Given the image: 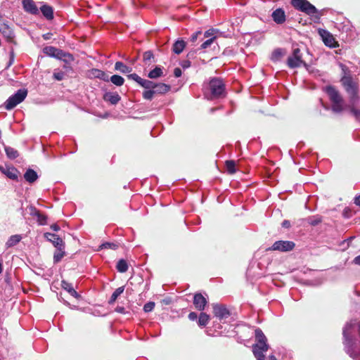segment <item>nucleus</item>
<instances>
[{
  "mask_svg": "<svg viewBox=\"0 0 360 360\" xmlns=\"http://www.w3.org/2000/svg\"><path fill=\"white\" fill-rule=\"evenodd\" d=\"M64 69L68 72L69 70H72V68L70 66V65H64Z\"/></svg>",
  "mask_w": 360,
  "mask_h": 360,
  "instance_id": "nucleus-63",
  "label": "nucleus"
},
{
  "mask_svg": "<svg viewBox=\"0 0 360 360\" xmlns=\"http://www.w3.org/2000/svg\"><path fill=\"white\" fill-rule=\"evenodd\" d=\"M5 152L7 157L11 160H14L19 155L18 150L10 146L5 147Z\"/></svg>",
  "mask_w": 360,
  "mask_h": 360,
  "instance_id": "nucleus-28",
  "label": "nucleus"
},
{
  "mask_svg": "<svg viewBox=\"0 0 360 360\" xmlns=\"http://www.w3.org/2000/svg\"><path fill=\"white\" fill-rule=\"evenodd\" d=\"M271 17L273 20L278 25L283 24L286 20L285 11L281 8H276L274 11L271 14Z\"/></svg>",
  "mask_w": 360,
  "mask_h": 360,
  "instance_id": "nucleus-15",
  "label": "nucleus"
},
{
  "mask_svg": "<svg viewBox=\"0 0 360 360\" xmlns=\"http://www.w3.org/2000/svg\"><path fill=\"white\" fill-rule=\"evenodd\" d=\"M295 243L290 240H277L269 248L270 250L289 252L294 249Z\"/></svg>",
  "mask_w": 360,
  "mask_h": 360,
  "instance_id": "nucleus-9",
  "label": "nucleus"
},
{
  "mask_svg": "<svg viewBox=\"0 0 360 360\" xmlns=\"http://www.w3.org/2000/svg\"><path fill=\"white\" fill-rule=\"evenodd\" d=\"M225 164L227 172L229 174H233L236 172V162L234 160H226Z\"/></svg>",
  "mask_w": 360,
  "mask_h": 360,
  "instance_id": "nucleus-33",
  "label": "nucleus"
},
{
  "mask_svg": "<svg viewBox=\"0 0 360 360\" xmlns=\"http://www.w3.org/2000/svg\"><path fill=\"white\" fill-rule=\"evenodd\" d=\"M66 56L72 59V56L71 54L66 53L63 51L58 49V51L56 53L54 58H58V59H61L62 58L66 57Z\"/></svg>",
  "mask_w": 360,
  "mask_h": 360,
  "instance_id": "nucleus-40",
  "label": "nucleus"
},
{
  "mask_svg": "<svg viewBox=\"0 0 360 360\" xmlns=\"http://www.w3.org/2000/svg\"><path fill=\"white\" fill-rule=\"evenodd\" d=\"M215 31H216V30H214V29L208 30H207V31L205 32L204 36H205V37H207V38H208V37H210V38H211V37H214L213 35H214V34L215 33Z\"/></svg>",
  "mask_w": 360,
  "mask_h": 360,
  "instance_id": "nucleus-52",
  "label": "nucleus"
},
{
  "mask_svg": "<svg viewBox=\"0 0 360 360\" xmlns=\"http://www.w3.org/2000/svg\"><path fill=\"white\" fill-rule=\"evenodd\" d=\"M356 321L347 323L343 328L344 345L346 352L353 359H357L360 355V347H357L355 339L352 335Z\"/></svg>",
  "mask_w": 360,
  "mask_h": 360,
  "instance_id": "nucleus-1",
  "label": "nucleus"
},
{
  "mask_svg": "<svg viewBox=\"0 0 360 360\" xmlns=\"http://www.w3.org/2000/svg\"><path fill=\"white\" fill-rule=\"evenodd\" d=\"M163 75L162 68L160 66H156L153 70H150L148 74V77L150 79H157Z\"/></svg>",
  "mask_w": 360,
  "mask_h": 360,
  "instance_id": "nucleus-25",
  "label": "nucleus"
},
{
  "mask_svg": "<svg viewBox=\"0 0 360 360\" xmlns=\"http://www.w3.org/2000/svg\"><path fill=\"white\" fill-rule=\"evenodd\" d=\"M27 95L26 89H20L14 94L11 95L5 102L4 107L6 110H12L17 105L22 103Z\"/></svg>",
  "mask_w": 360,
  "mask_h": 360,
  "instance_id": "nucleus-5",
  "label": "nucleus"
},
{
  "mask_svg": "<svg viewBox=\"0 0 360 360\" xmlns=\"http://www.w3.org/2000/svg\"><path fill=\"white\" fill-rule=\"evenodd\" d=\"M0 172L12 180H18L19 171L13 166L0 165Z\"/></svg>",
  "mask_w": 360,
  "mask_h": 360,
  "instance_id": "nucleus-10",
  "label": "nucleus"
},
{
  "mask_svg": "<svg viewBox=\"0 0 360 360\" xmlns=\"http://www.w3.org/2000/svg\"><path fill=\"white\" fill-rule=\"evenodd\" d=\"M269 360H277L274 355H270L269 357Z\"/></svg>",
  "mask_w": 360,
  "mask_h": 360,
  "instance_id": "nucleus-64",
  "label": "nucleus"
},
{
  "mask_svg": "<svg viewBox=\"0 0 360 360\" xmlns=\"http://www.w3.org/2000/svg\"><path fill=\"white\" fill-rule=\"evenodd\" d=\"M200 34H201V32H200V31H197V32H194V33L191 35V41L192 42H195V41L197 40V39H198V36H199Z\"/></svg>",
  "mask_w": 360,
  "mask_h": 360,
  "instance_id": "nucleus-53",
  "label": "nucleus"
},
{
  "mask_svg": "<svg viewBox=\"0 0 360 360\" xmlns=\"http://www.w3.org/2000/svg\"><path fill=\"white\" fill-rule=\"evenodd\" d=\"M98 79H100L104 82H108V81H110V77H109L108 74H107L106 72L103 71L102 73L101 74L100 77H98Z\"/></svg>",
  "mask_w": 360,
  "mask_h": 360,
  "instance_id": "nucleus-50",
  "label": "nucleus"
},
{
  "mask_svg": "<svg viewBox=\"0 0 360 360\" xmlns=\"http://www.w3.org/2000/svg\"><path fill=\"white\" fill-rule=\"evenodd\" d=\"M139 85L146 89V90H150L153 89L155 82L142 78V80L141 81Z\"/></svg>",
  "mask_w": 360,
  "mask_h": 360,
  "instance_id": "nucleus-34",
  "label": "nucleus"
},
{
  "mask_svg": "<svg viewBox=\"0 0 360 360\" xmlns=\"http://www.w3.org/2000/svg\"><path fill=\"white\" fill-rule=\"evenodd\" d=\"M102 70L93 68L89 71V77L91 78H98L100 77L101 74L102 73Z\"/></svg>",
  "mask_w": 360,
  "mask_h": 360,
  "instance_id": "nucleus-42",
  "label": "nucleus"
},
{
  "mask_svg": "<svg viewBox=\"0 0 360 360\" xmlns=\"http://www.w3.org/2000/svg\"><path fill=\"white\" fill-rule=\"evenodd\" d=\"M209 89L211 98H218L225 96V84L220 78H212L209 82Z\"/></svg>",
  "mask_w": 360,
  "mask_h": 360,
  "instance_id": "nucleus-4",
  "label": "nucleus"
},
{
  "mask_svg": "<svg viewBox=\"0 0 360 360\" xmlns=\"http://www.w3.org/2000/svg\"><path fill=\"white\" fill-rule=\"evenodd\" d=\"M14 62V53L13 51H11L10 53V60H9V62H8V64L7 65V68L10 67Z\"/></svg>",
  "mask_w": 360,
  "mask_h": 360,
  "instance_id": "nucleus-56",
  "label": "nucleus"
},
{
  "mask_svg": "<svg viewBox=\"0 0 360 360\" xmlns=\"http://www.w3.org/2000/svg\"><path fill=\"white\" fill-rule=\"evenodd\" d=\"M327 36L323 37L324 44L329 47H334L335 39L334 38L327 32L324 31Z\"/></svg>",
  "mask_w": 360,
  "mask_h": 360,
  "instance_id": "nucleus-35",
  "label": "nucleus"
},
{
  "mask_svg": "<svg viewBox=\"0 0 360 360\" xmlns=\"http://www.w3.org/2000/svg\"><path fill=\"white\" fill-rule=\"evenodd\" d=\"M351 112L354 115V116L356 117V120L360 121V110L356 109L354 107H352L350 108Z\"/></svg>",
  "mask_w": 360,
  "mask_h": 360,
  "instance_id": "nucleus-49",
  "label": "nucleus"
},
{
  "mask_svg": "<svg viewBox=\"0 0 360 360\" xmlns=\"http://www.w3.org/2000/svg\"><path fill=\"white\" fill-rule=\"evenodd\" d=\"M321 221V219L320 217H311L309 219V223L312 226H316L319 224Z\"/></svg>",
  "mask_w": 360,
  "mask_h": 360,
  "instance_id": "nucleus-48",
  "label": "nucleus"
},
{
  "mask_svg": "<svg viewBox=\"0 0 360 360\" xmlns=\"http://www.w3.org/2000/svg\"><path fill=\"white\" fill-rule=\"evenodd\" d=\"M252 352L257 360H265L264 353L266 352L257 351L255 349V351H252Z\"/></svg>",
  "mask_w": 360,
  "mask_h": 360,
  "instance_id": "nucleus-43",
  "label": "nucleus"
},
{
  "mask_svg": "<svg viewBox=\"0 0 360 360\" xmlns=\"http://www.w3.org/2000/svg\"><path fill=\"white\" fill-rule=\"evenodd\" d=\"M188 319L191 321H195V320H197L198 319V314H197V313L193 312V311L189 313Z\"/></svg>",
  "mask_w": 360,
  "mask_h": 360,
  "instance_id": "nucleus-55",
  "label": "nucleus"
},
{
  "mask_svg": "<svg viewBox=\"0 0 360 360\" xmlns=\"http://www.w3.org/2000/svg\"><path fill=\"white\" fill-rule=\"evenodd\" d=\"M103 99L112 105H116L121 100V97L117 92H106L103 95Z\"/></svg>",
  "mask_w": 360,
  "mask_h": 360,
  "instance_id": "nucleus-17",
  "label": "nucleus"
},
{
  "mask_svg": "<svg viewBox=\"0 0 360 360\" xmlns=\"http://www.w3.org/2000/svg\"><path fill=\"white\" fill-rule=\"evenodd\" d=\"M155 94L153 89L146 90L143 92V98L146 100H152Z\"/></svg>",
  "mask_w": 360,
  "mask_h": 360,
  "instance_id": "nucleus-38",
  "label": "nucleus"
},
{
  "mask_svg": "<svg viewBox=\"0 0 360 360\" xmlns=\"http://www.w3.org/2000/svg\"><path fill=\"white\" fill-rule=\"evenodd\" d=\"M255 336L257 343L252 345V351H263L267 352L269 348V345L267 344V338L265 336L263 331L257 328L255 330Z\"/></svg>",
  "mask_w": 360,
  "mask_h": 360,
  "instance_id": "nucleus-7",
  "label": "nucleus"
},
{
  "mask_svg": "<svg viewBox=\"0 0 360 360\" xmlns=\"http://www.w3.org/2000/svg\"><path fill=\"white\" fill-rule=\"evenodd\" d=\"M214 316L219 320L227 319L230 316L229 309L224 305L214 304L213 306Z\"/></svg>",
  "mask_w": 360,
  "mask_h": 360,
  "instance_id": "nucleus-11",
  "label": "nucleus"
},
{
  "mask_svg": "<svg viewBox=\"0 0 360 360\" xmlns=\"http://www.w3.org/2000/svg\"><path fill=\"white\" fill-rule=\"evenodd\" d=\"M340 67L342 70V76H347V75L352 76L350 74V70L345 65H344L342 63H340Z\"/></svg>",
  "mask_w": 360,
  "mask_h": 360,
  "instance_id": "nucleus-47",
  "label": "nucleus"
},
{
  "mask_svg": "<svg viewBox=\"0 0 360 360\" xmlns=\"http://www.w3.org/2000/svg\"><path fill=\"white\" fill-rule=\"evenodd\" d=\"M291 5L309 15L314 16L319 13L316 8L307 0H291Z\"/></svg>",
  "mask_w": 360,
  "mask_h": 360,
  "instance_id": "nucleus-6",
  "label": "nucleus"
},
{
  "mask_svg": "<svg viewBox=\"0 0 360 360\" xmlns=\"http://www.w3.org/2000/svg\"><path fill=\"white\" fill-rule=\"evenodd\" d=\"M100 247L101 249L110 248V249L115 250L117 248V245L115 243H108L107 242V243H103Z\"/></svg>",
  "mask_w": 360,
  "mask_h": 360,
  "instance_id": "nucleus-45",
  "label": "nucleus"
},
{
  "mask_svg": "<svg viewBox=\"0 0 360 360\" xmlns=\"http://www.w3.org/2000/svg\"><path fill=\"white\" fill-rule=\"evenodd\" d=\"M22 240L20 235L16 234L9 237L6 243V247L7 248H11L17 245Z\"/></svg>",
  "mask_w": 360,
  "mask_h": 360,
  "instance_id": "nucleus-24",
  "label": "nucleus"
},
{
  "mask_svg": "<svg viewBox=\"0 0 360 360\" xmlns=\"http://www.w3.org/2000/svg\"><path fill=\"white\" fill-rule=\"evenodd\" d=\"M154 307H155V302H148L144 304L143 311L145 312H150L154 309Z\"/></svg>",
  "mask_w": 360,
  "mask_h": 360,
  "instance_id": "nucleus-44",
  "label": "nucleus"
},
{
  "mask_svg": "<svg viewBox=\"0 0 360 360\" xmlns=\"http://www.w3.org/2000/svg\"><path fill=\"white\" fill-rule=\"evenodd\" d=\"M53 78L57 81H61L65 77V72L60 70H55L53 74Z\"/></svg>",
  "mask_w": 360,
  "mask_h": 360,
  "instance_id": "nucleus-41",
  "label": "nucleus"
},
{
  "mask_svg": "<svg viewBox=\"0 0 360 360\" xmlns=\"http://www.w3.org/2000/svg\"><path fill=\"white\" fill-rule=\"evenodd\" d=\"M332 102V110L335 112H340L343 110V99L339 91L333 86H327L325 89Z\"/></svg>",
  "mask_w": 360,
  "mask_h": 360,
  "instance_id": "nucleus-2",
  "label": "nucleus"
},
{
  "mask_svg": "<svg viewBox=\"0 0 360 360\" xmlns=\"http://www.w3.org/2000/svg\"><path fill=\"white\" fill-rule=\"evenodd\" d=\"M215 39H216V37H212L207 39L201 44L200 49H206L209 48Z\"/></svg>",
  "mask_w": 360,
  "mask_h": 360,
  "instance_id": "nucleus-39",
  "label": "nucleus"
},
{
  "mask_svg": "<svg viewBox=\"0 0 360 360\" xmlns=\"http://www.w3.org/2000/svg\"><path fill=\"white\" fill-rule=\"evenodd\" d=\"M282 226L285 229H288L290 227V222L288 220H284L282 222Z\"/></svg>",
  "mask_w": 360,
  "mask_h": 360,
  "instance_id": "nucleus-58",
  "label": "nucleus"
},
{
  "mask_svg": "<svg viewBox=\"0 0 360 360\" xmlns=\"http://www.w3.org/2000/svg\"><path fill=\"white\" fill-rule=\"evenodd\" d=\"M7 32H6L5 35L6 36L7 38L8 39H12L13 37V32L10 30L8 28H7Z\"/></svg>",
  "mask_w": 360,
  "mask_h": 360,
  "instance_id": "nucleus-59",
  "label": "nucleus"
},
{
  "mask_svg": "<svg viewBox=\"0 0 360 360\" xmlns=\"http://www.w3.org/2000/svg\"><path fill=\"white\" fill-rule=\"evenodd\" d=\"M61 287L68 291L70 295H71L72 297L78 299L80 295L77 293V292L74 289L72 285L70 283H68L66 281L63 280L61 281Z\"/></svg>",
  "mask_w": 360,
  "mask_h": 360,
  "instance_id": "nucleus-19",
  "label": "nucleus"
},
{
  "mask_svg": "<svg viewBox=\"0 0 360 360\" xmlns=\"http://www.w3.org/2000/svg\"><path fill=\"white\" fill-rule=\"evenodd\" d=\"M57 51L58 49L51 46H46L43 49V52L44 54L53 58H54L55 54Z\"/></svg>",
  "mask_w": 360,
  "mask_h": 360,
  "instance_id": "nucleus-32",
  "label": "nucleus"
},
{
  "mask_svg": "<svg viewBox=\"0 0 360 360\" xmlns=\"http://www.w3.org/2000/svg\"><path fill=\"white\" fill-rule=\"evenodd\" d=\"M354 263L355 264H358V265H360V255L356 256L354 259Z\"/></svg>",
  "mask_w": 360,
  "mask_h": 360,
  "instance_id": "nucleus-61",
  "label": "nucleus"
},
{
  "mask_svg": "<svg viewBox=\"0 0 360 360\" xmlns=\"http://www.w3.org/2000/svg\"><path fill=\"white\" fill-rule=\"evenodd\" d=\"M153 58H154V55L151 51H148L144 52L143 56V59L144 63L148 65H150V63H151L150 60Z\"/></svg>",
  "mask_w": 360,
  "mask_h": 360,
  "instance_id": "nucleus-36",
  "label": "nucleus"
},
{
  "mask_svg": "<svg viewBox=\"0 0 360 360\" xmlns=\"http://www.w3.org/2000/svg\"><path fill=\"white\" fill-rule=\"evenodd\" d=\"M22 7L27 13L32 15L39 14V9L33 0H23Z\"/></svg>",
  "mask_w": 360,
  "mask_h": 360,
  "instance_id": "nucleus-13",
  "label": "nucleus"
},
{
  "mask_svg": "<svg viewBox=\"0 0 360 360\" xmlns=\"http://www.w3.org/2000/svg\"><path fill=\"white\" fill-rule=\"evenodd\" d=\"M51 229L53 231H59V230H60V226H59L58 225H57V224H52V225L51 226Z\"/></svg>",
  "mask_w": 360,
  "mask_h": 360,
  "instance_id": "nucleus-60",
  "label": "nucleus"
},
{
  "mask_svg": "<svg viewBox=\"0 0 360 360\" xmlns=\"http://www.w3.org/2000/svg\"><path fill=\"white\" fill-rule=\"evenodd\" d=\"M340 82L345 91L351 96V102L354 103L358 100V84L352 76H342Z\"/></svg>",
  "mask_w": 360,
  "mask_h": 360,
  "instance_id": "nucleus-3",
  "label": "nucleus"
},
{
  "mask_svg": "<svg viewBox=\"0 0 360 360\" xmlns=\"http://www.w3.org/2000/svg\"><path fill=\"white\" fill-rule=\"evenodd\" d=\"M110 81L115 85L120 86L124 84V79L117 75H114L110 77Z\"/></svg>",
  "mask_w": 360,
  "mask_h": 360,
  "instance_id": "nucleus-31",
  "label": "nucleus"
},
{
  "mask_svg": "<svg viewBox=\"0 0 360 360\" xmlns=\"http://www.w3.org/2000/svg\"><path fill=\"white\" fill-rule=\"evenodd\" d=\"M45 238L53 243L56 248H60L61 246L65 245L63 240L56 234L46 233H44Z\"/></svg>",
  "mask_w": 360,
  "mask_h": 360,
  "instance_id": "nucleus-14",
  "label": "nucleus"
},
{
  "mask_svg": "<svg viewBox=\"0 0 360 360\" xmlns=\"http://www.w3.org/2000/svg\"><path fill=\"white\" fill-rule=\"evenodd\" d=\"M207 302L206 298L201 293H196L193 297V304L199 311L205 309Z\"/></svg>",
  "mask_w": 360,
  "mask_h": 360,
  "instance_id": "nucleus-12",
  "label": "nucleus"
},
{
  "mask_svg": "<svg viewBox=\"0 0 360 360\" xmlns=\"http://www.w3.org/2000/svg\"><path fill=\"white\" fill-rule=\"evenodd\" d=\"M354 203L360 207V195L354 198Z\"/></svg>",
  "mask_w": 360,
  "mask_h": 360,
  "instance_id": "nucleus-62",
  "label": "nucleus"
},
{
  "mask_svg": "<svg viewBox=\"0 0 360 360\" xmlns=\"http://www.w3.org/2000/svg\"><path fill=\"white\" fill-rule=\"evenodd\" d=\"M30 214L33 217H37V222L39 225H45L47 223V217L43 214H41L38 210H37L34 207L30 206Z\"/></svg>",
  "mask_w": 360,
  "mask_h": 360,
  "instance_id": "nucleus-16",
  "label": "nucleus"
},
{
  "mask_svg": "<svg viewBox=\"0 0 360 360\" xmlns=\"http://www.w3.org/2000/svg\"><path fill=\"white\" fill-rule=\"evenodd\" d=\"M65 245L61 246L60 248H57L56 251L54 252L53 255V263L57 264L59 262L61 261L63 257L65 255V251H64Z\"/></svg>",
  "mask_w": 360,
  "mask_h": 360,
  "instance_id": "nucleus-26",
  "label": "nucleus"
},
{
  "mask_svg": "<svg viewBox=\"0 0 360 360\" xmlns=\"http://www.w3.org/2000/svg\"><path fill=\"white\" fill-rule=\"evenodd\" d=\"M180 65L181 66L184 68V69H186V68H188L191 66V63L190 60H182L181 63H180Z\"/></svg>",
  "mask_w": 360,
  "mask_h": 360,
  "instance_id": "nucleus-51",
  "label": "nucleus"
},
{
  "mask_svg": "<svg viewBox=\"0 0 360 360\" xmlns=\"http://www.w3.org/2000/svg\"><path fill=\"white\" fill-rule=\"evenodd\" d=\"M127 77L129 79H132L137 82L139 84H140L141 81L142 80V78L139 77L137 74L133 73L127 75Z\"/></svg>",
  "mask_w": 360,
  "mask_h": 360,
  "instance_id": "nucleus-46",
  "label": "nucleus"
},
{
  "mask_svg": "<svg viewBox=\"0 0 360 360\" xmlns=\"http://www.w3.org/2000/svg\"><path fill=\"white\" fill-rule=\"evenodd\" d=\"M210 316L204 312H201L198 319V324L200 327H205L209 322Z\"/></svg>",
  "mask_w": 360,
  "mask_h": 360,
  "instance_id": "nucleus-27",
  "label": "nucleus"
},
{
  "mask_svg": "<svg viewBox=\"0 0 360 360\" xmlns=\"http://www.w3.org/2000/svg\"><path fill=\"white\" fill-rule=\"evenodd\" d=\"M153 90L155 94H164L170 90V86L164 83H155Z\"/></svg>",
  "mask_w": 360,
  "mask_h": 360,
  "instance_id": "nucleus-20",
  "label": "nucleus"
},
{
  "mask_svg": "<svg viewBox=\"0 0 360 360\" xmlns=\"http://www.w3.org/2000/svg\"><path fill=\"white\" fill-rule=\"evenodd\" d=\"M115 311L120 314H125V308L124 307L117 306L115 308Z\"/></svg>",
  "mask_w": 360,
  "mask_h": 360,
  "instance_id": "nucleus-57",
  "label": "nucleus"
},
{
  "mask_svg": "<svg viewBox=\"0 0 360 360\" xmlns=\"http://www.w3.org/2000/svg\"><path fill=\"white\" fill-rule=\"evenodd\" d=\"M124 290V286H121V287H119L118 288H117L114 292L112 294L109 301H108V303L110 304H113L116 300L117 299V297L122 294L123 293Z\"/></svg>",
  "mask_w": 360,
  "mask_h": 360,
  "instance_id": "nucleus-29",
  "label": "nucleus"
},
{
  "mask_svg": "<svg viewBox=\"0 0 360 360\" xmlns=\"http://www.w3.org/2000/svg\"><path fill=\"white\" fill-rule=\"evenodd\" d=\"M40 11L42 13V15H44V17L48 20H51L53 19V8L49 6V5H47V4H43L41 7H40Z\"/></svg>",
  "mask_w": 360,
  "mask_h": 360,
  "instance_id": "nucleus-18",
  "label": "nucleus"
},
{
  "mask_svg": "<svg viewBox=\"0 0 360 360\" xmlns=\"http://www.w3.org/2000/svg\"><path fill=\"white\" fill-rule=\"evenodd\" d=\"M24 178L30 184L34 183L38 179L37 173L32 169H28L24 174Z\"/></svg>",
  "mask_w": 360,
  "mask_h": 360,
  "instance_id": "nucleus-21",
  "label": "nucleus"
},
{
  "mask_svg": "<svg viewBox=\"0 0 360 360\" xmlns=\"http://www.w3.org/2000/svg\"><path fill=\"white\" fill-rule=\"evenodd\" d=\"M283 56V51L281 49H276L274 50L271 54V59L274 61L278 60L281 57Z\"/></svg>",
  "mask_w": 360,
  "mask_h": 360,
  "instance_id": "nucleus-37",
  "label": "nucleus"
},
{
  "mask_svg": "<svg viewBox=\"0 0 360 360\" xmlns=\"http://www.w3.org/2000/svg\"><path fill=\"white\" fill-rule=\"evenodd\" d=\"M301 51L299 48H295L292 51V56H289L287 60V65L290 68H299L303 65L306 68L308 65L302 59Z\"/></svg>",
  "mask_w": 360,
  "mask_h": 360,
  "instance_id": "nucleus-8",
  "label": "nucleus"
},
{
  "mask_svg": "<svg viewBox=\"0 0 360 360\" xmlns=\"http://www.w3.org/2000/svg\"><path fill=\"white\" fill-rule=\"evenodd\" d=\"M115 69L122 73H130L132 71V68L129 66L126 65L121 61H117L115 64Z\"/></svg>",
  "mask_w": 360,
  "mask_h": 360,
  "instance_id": "nucleus-23",
  "label": "nucleus"
},
{
  "mask_svg": "<svg viewBox=\"0 0 360 360\" xmlns=\"http://www.w3.org/2000/svg\"><path fill=\"white\" fill-rule=\"evenodd\" d=\"M117 270L120 273H124L128 270V264L124 259H120L116 265Z\"/></svg>",
  "mask_w": 360,
  "mask_h": 360,
  "instance_id": "nucleus-30",
  "label": "nucleus"
},
{
  "mask_svg": "<svg viewBox=\"0 0 360 360\" xmlns=\"http://www.w3.org/2000/svg\"><path fill=\"white\" fill-rule=\"evenodd\" d=\"M186 47V42L183 39H178L174 42L172 46V51L176 54H180L182 53Z\"/></svg>",
  "mask_w": 360,
  "mask_h": 360,
  "instance_id": "nucleus-22",
  "label": "nucleus"
},
{
  "mask_svg": "<svg viewBox=\"0 0 360 360\" xmlns=\"http://www.w3.org/2000/svg\"><path fill=\"white\" fill-rule=\"evenodd\" d=\"M181 75H182V71H181V70L179 68H174V75L176 77H179L181 76Z\"/></svg>",
  "mask_w": 360,
  "mask_h": 360,
  "instance_id": "nucleus-54",
  "label": "nucleus"
}]
</instances>
